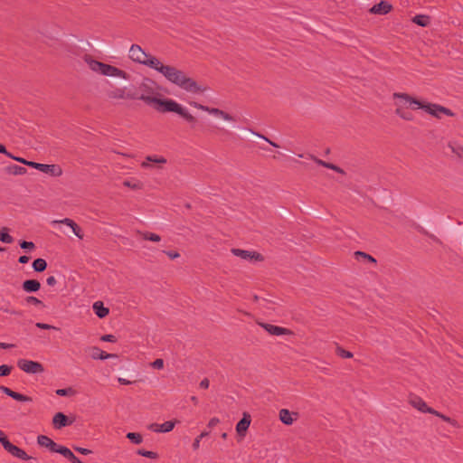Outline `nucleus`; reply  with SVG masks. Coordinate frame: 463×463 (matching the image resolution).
Listing matches in <instances>:
<instances>
[{
	"label": "nucleus",
	"instance_id": "1",
	"mask_svg": "<svg viewBox=\"0 0 463 463\" xmlns=\"http://www.w3.org/2000/svg\"><path fill=\"white\" fill-rule=\"evenodd\" d=\"M128 57L132 61L142 64L159 72L170 83L179 87L186 92L192 94H203L207 90L206 87L198 84L184 71L175 66L164 64L157 57L146 52L138 44L131 45Z\"/></svg>",
	"mask_w": 463,
	"mask_h": 463
},
{
	"label": "nucleus",
	"instance_id": "21",
	"mask_svg": "<svg viewBox=\"0 0 463 463\" xmlns=\"http://www.w3.org/2000/svg\"><path fill=\"white\" fill-rule=\"evenodd\" d=\"M392 5L387 1H381L374 5L369 9V12L373 14L384 15L392 11Z\"/></svg>",
	"mask_w": 463,
	"mask_h": 463
},
{
	"label": "nucleus",
	"instance_id": "56",
	"mask_svg": "<svg viewBox=\"0 0 463 463\" xmlns=\"http://www.w3.org/2000/svg\"><path fill=\"white\" fill-rule=\"evenodd\" d=\"M30 258L26 255H23L19 258L18 261L22 264H25L29 261Z\"/></svg>",
	"mask_w": 463,
	"mask_h": 463
},
{
	"label": "nucleus",
	"instance_id": "35",
	"mask_svg": "<svg viewBox=\"0 0 463 463\" xmlns=\"http://www.w3.org/2000/svg\"><path fill=\"white\" fill-rule=\"evenodd\" d=\"M127 438L136 445H139L143 442V437L140 433L137 432H128L127 434Z\"/></svg>",
	"mask_w": 463,
	"mask_h": 463
},
{
	"label": "nucleus",
	"instance_id": "18",
	"mask_svg": "<svg viewBox=\"0 0 463 463\" xmlns=\"http://www.w3.org/2000/svg\"><path fill=\"white\" fill-rule=\"evenodd\" d=\"M175 426V421L168 420L162 424L152 423L148 426V430L156 433H166L173 430Z\"/></svg>",
	"mask_w": 463,
	"mask_h": 463
},
{
	"label": "nucleus",
	"instance_id": "10",
	"mask_svg": "<svg viewBox=\"0 0 463 463\" xmlns=\"http://www.w3.org/2000/svg\"><path fill=\"white\" fill-rule=\"evenodd\" d=\"M231 251L234 256L249 262H260L264 260L263 256L255 250H246L233 248L231 250Z\"/></svg>",
	"mask_w": 463,
	"mask_h": 463
},
{
	"label": "nucleus",
	"instance_id": "28",
	"mask_svg": "<svg viewBox=\"0 0 463 463\" xmlns=\"http://www.w3.org/2000/svg\"><path fill=\"white\" fill-rule=\"evenodd\" d=\"M123 185L131 190H141L144 186L143 183L137 178H128L123 181Z\"/></svg>",
	"mask_w": 463,
	"mask_h": 463
},
{
	"label": "nucleus",
	"instance_id": "9",
	"mask_svg": "<svg viewBox=\"0 0 463 463\" xmlns=\"http://www.w3.org/2000/svg\"><path fill=\"white\" fill-rule=\"evenodd\" d=\"M17 366L26 373L36 374L44 372L43 365L36 361L19 359L17 361Z\"/></svg>",
	"mask_w": 463,
	"mask_h": 463
},
{
	"label": "nucleus",
	"instance_id": "60",
	"mask_svg": "<svg viewBox=\"0 0 463 463\" xmlns=\"http://www.w3.org/2000/svg\"><path fill=\"white\" fill-rule=\"evenodd\" d=\"M208 434H209L208 432L203 431V432H202V433H201L200 435H198V436H199V439H203V438L206 437Z\"/></svg>",
	"mask_w": 463,
	"mask_h": 463
},
{
	"label": "nucleus",
	"instance_id": "45",
	"mask_svg": "<svg viewBox=\"0 0 463 463\" xmlns=\"http://www.w3.org/2000/svg\"><path fill=\"white\" fill-rule=\"evenodd\" d=\"M101 341L104 342H109V343H115L117 341V338L113 335H104L101 336Z\"/></svg>",
	"mask_w": 463,
	"mask_h": 463
},
{
	"label": "nucleus",
	"instance_id": "8",
	"mask_svg": "<svg viewBox=\"0 0 463 463\" xmlns=\"http://www.w3.org/2000/svg\"><path fill=\"white\" fill-rule=\"evenodd\" d=\"M189 104L199 109V110H202V111H205L211 115H213L215 117H218V118H222L223 120L225 121H235V118L234 117H232V115H230L229 113L220 109H217V108H210V107H207V106H204V105H202L200 103H197L195 101H192V102H189Z\"/></svg>",
	"mask_w": 463,
	"mask_h": 463
},
{
	"label": "nucleus",
	"instance_id": "26",
	"mask_svg": "<svg viewBox=\"0 0 463 463\" xmlns=\"http://www.w3.org/2000/svg\"><path fill=\"white\" fill-rule=\"evenodd\" d=\"M22 288L28 293L36 292L40 289L41 283L36 279H27L23 282Z\"/></svg>",
	"mask_w": 463,
	"mask_h": 463
},
{
	"label": "nucleus",
	"instance_id": "39",
	"mask_svg": "<svg viewBox=\"0 0 463 463\" xmlns=\"http://www.w3.org/2000/svg\"><path fill=\"white\" fill-rule=\"evenodd\" d=\"M317 163H318L319 165H323V166L326 167V168H329V169L335 170V171H336V172H341V169H340L338 166H336V165H333V164L326 163V162H325V161H323V160H320V159H319V160H317Z\"/></svg>",
	"mask_w": 463,
	"mask_h": 463
},
{
	"label": "nucleus",
	"instance_id": "55",
	"mask_svg": "<svg viewBox=\"0 0 463 463\" xmlns=\"http://www.w3.org/2000/svg\"><path fill=\"white\" fill-rule=\"evenodd\" d=\"M7 440H8V439H7V437L5 436V432H4L3 430H0V442H1V444H2V445H4V443H5V441H7Z\"/></svg>",
	"mask_w": 463,
	"mask_h": 463
},
{
	"label": "nucleus",
	"instance_id": "52",
	"mask_svg": "<svg viewBox=\"0 0 463 463\" xmlns=\"http://www.w3.org/2000/svg\"><path fill=\"white\" fill-rule=\"evenodd\" d=\"M201 439H199V436H197V437L194 439V442H193V445H192V446H193L194 450H197V449L200 448V442H201Z\"/></svg>",
	"mask_w": 463,
	"mask_h": 463
},
{
	"label": "nucleus",
	"instance_id": "7",
	"mask_svg": "<svg viewBox=\"0 0 463 463\" xmlns=\"http://www.w3.org/2000/svg\"><path fill=\"white\" fill-rule=\"evenodd\" d=\"M189 104L199 109V110H202V111H205L211 115H213L215 117H218V118H222L223 120L225 121H235V118L234 117H232V115H230L229 113L220 109H217V108H210V107H207V106H204V105H202L200 103H197L195 101H192V102H189Z\"/></svg>",
	"mask_w": 463,
	"mask_h": 463
},
{
	"label": "nucleus",
	"instance_id": "2",
	"mask_svg": "<svg viewBox=\"0 0 463 463\" xmlns=\"http://www.w3.org/2000/svg\"><path fill=\"white\" fill-rule=\"evenodd\" d=\"M161 86L150 78H144L137 86L134 99L143 101L159 113H175L187 123H195V117L176 100L165 98L161 93Z\"/></svg>",
	"mask_w": 463,
	"mask_h": 463
},
{
	"label": "nucleus",
	"instance_id": "13",
	"mask_svg": "<svg viewBox=\"0 0 463 463\" xmlns=\"http://www.w3.org/2000/svg\"><path fill=\"white\" fill-rule=\"evenodd\" d=\"M259 325L271 335H292L293 332L286 327L275 326L268 323H259Z\"/></svg>",
	"mask_w": 463,
	"mask_h": 463
},
{
	"label": "nucleus",
	"instance_id": "32",
	"mask_svg": "<svg viewBox=\"0 0 463 463\" xmlns=\"http://www.w3.org/2000/svg\"><path fill=\"white\" fill-rule=\"evenodd\" d=\"M430 414H433V415L440 418L441 420H443L444 421L449 423L451 426H453L455 428H459L460 427L458 422L456 420L451 419V418H449V417H448V416L439 412L436 410H434V412H430Z\"/></svg>",
	"mask_w": 463,
	"mask_h": 463
},
{
	"label": "nucleus",
	"instance_id": "44",
	"mask_svg": "<svg viewBox=\"0 0 463 463\" xmlns=\"http://www.w3.org/2000/svg\"><path fill=\"white\" fill-rule=\"evenodd\" d=\"M164 253L168 256L171 260H175L180 257L179 252L175 250H164Z\"/></svg>",
	"mask_w": 463,
	"mask_h": 463
},
{
	"label": "nucleus",
	"instance_id": "61",
	"mask_svg": "<svg viewBox=\"0 0 463 463\" xmlns=\"http://www.w3.org/2000/svg\"><path fill=\"white\" fill-rule=\"evenodd\" d=\"M191 400H192V402H193L194 404H196V403L198 402L197 398H196L195 396H193V397L191 398Z\"/></svg>",
	"mask_w": 463,
	"mask_h": 463
},
{
	"label": "nucleus",
	"instance_id": "37",
	"mask_svg": "<svg viewBox=\"0 0 463 463\" xmlns=\"http://www.w3.org/2000/svg\"><path fill=\"white\" fill-rule=\"evenodd\" d=\"M335 354L342 358H352L354 356L352 352L344 349L340 345L336 346Z\"/></svg>",
	"mask_w": 463,
	"mask_h": 463
},
{
	"label": "nucleus",
	"instance_id": "33",
	"mask_svg": "<svg viewBox=\"0 0 463 463\" xmlns=\"http://www.w3.org/2000/svg\"><path fill=\"white\" fill-rule=\"evenodd\" d=\"M46 267H47V262L43 259L39 258V259H36L33 262V268L37 272H42V271L45 270Z\"/></svg>",
	"mask_w": 463,
	"mask_h": 463
},
{
	"label": "nucleus",
	"instance_id": "15",
	"mask_svg": "<svg viewBox=\"0 0 463 463\" xmlns=\"http://www.w3.org/2000/svg\"><path fill=\"white\" fill-rule=\"evenodd\" d=\"M3 447L8 453H10L12 456H14L19 459L29 460L31 458V457L28 456L27 453L24 449L14 445L9 440L5 441L3 445Z\"/></svg>",
	"mask_w": 463,
	"mask_h": 463
},
{
	"label": "nucleus",
	"instance_id": "30",
	"mask_svg": "<svg viewBox=\"0 0 463 463\" xmlns=\"http://www.w3.org/2000/svg\"><path fill=\"white\" fill-rule=\"evenodd\" d=\"M412 22L421 27H426L430 24V17L426 14H418L413 17Z\"/></svg>",
	"mask_w": 463,
	"mask_h": 463
},
{
	"label": "nucleus",
	"instance_id": "46",
	"mask_svg": "<svg viewBox=\"0 0 463 463\" xmlns=\"http://www.w3.org/2000/svg\"><path fill=\"white\" fill-rule=\"evenodd\" d=\"M151 365H152L154 368L158 369V370L163 369V367H164V361H163V359H160V358L156 359V360L152 363V364H151Z\"/></svg>",
	"mask_w": 463,
	"mask_h": 463
},
{
	"label": "nucleus",
	"instance_id": "38",
	"mask_svg": "<svg viewBox=\"0 0 463 463\" xmlns=\"http://www.w3.org/2000/svg\"><path fill=\"white\" fill-rule=\"evenodd\" d=\"M137 453L142 457L151 458V459H156L158 458V455L156 452L150 451V450L138 449L137 451Z\"/></svg>",
	"mask_w": 463,
	"mask_h": 463
},
{
	"label": "nucleus",
	"instance_id": "25",
	"mask_svg": "<svg viewBox=\"0 0 463 463\" xmlns=\"http://www.w3.org/2000/svg\"><path fill=\"white\" fill-rule=\"evenodd\" d=\"M90 356L93 360H106L109 358H116L117 357L116 354H108L97 346H92L90 348Z\"/></svg>",
	"mask_w": 463,
	"mask_h": 463
},
{
	"label": "nucleus",
	"instance_id": "20",
	"mask_svg": "<svg viewBox=\"0 0 463 463\" xmlns=\"http://www.w3.org/2000/svg\"><path fill=\"white\" fill-rule=\"evenodd\" d=\"M451 153V156L456 160H463V146L456 140H450L447 145Z\"/></svg>",
	"mask_w": 463,
	"mask_h": 463
},
{
	"label": "nucleus",
	"instance_id": "24",
	"mask_svg": "<svg viewBox=\"0 0 463 463\" xmlns=\"http://www.w3.org/2000/svg\"><path fill=\"white\" fill-rule=\"evenodd\" d=\"M71 421L69 420L68 417L62 412H57L52 418V425L56 430H61L63 427L70 425Z\"/></svg>",
	"mask_w": 463,
	"mask_h": 463
},
{
	"label": "nucleus",
	"instance_id": "11",
	"mask_svg": "<svg viewBox=\"0 0 463 463\" xmlns=\"http://www.w3.org/2000/svg\"><path fill=\"white\" fill-rule=\"evenodd\" d=\"M29 166L52 176H60L62 174L61 167L55 165L41 164L32 161V163L29 164Z\"/></svg>",
	"mask_w": 463,
	"mask_h": 463
},
{
	"label": "nucleus",
	"instance_id": "62",
	"mask_svg": "<svg viewBox=\"0 0 463 463\" xmlns=\"http://www.w3.org/2000/svg\"><path fill=\"white\" fill-rule=\"evenodd\" d=\"M222 438L223 439H227V433L223 432V433L222 434Z\"/></svg>",
	"mask_w": 463,
	"mask_h": 463
},
{
	"label": "nucleus",
	"instance_id": "43",
	"mask_svg": "<svg viewBox=\"0 0 463 463\" xmlns=\"http://www.w3.org/2000/svg\"><path fill=\"white\" fill-rule=\"evenodd\" d=\"M38 328L40 329H46V330H49V329H52V330H59L58 327L54 326H52V325H49V324H45V323H41V322H38L36 323L35 325Z\"/></svg>",
	"mask_w": 463,
	"mask_h": 463
},
{
	"label": "nucleus",
	"instance_id": "57",
	"mask_svg": "<svg viewBox=\"0 0 463 463\" xmlns=\"http://www.w3.org/2000/svg\"><path fill=\"white\" fill-rule=\"evenodd\" d=\"M118 383H119L120 384H124V385H128V384H131V383H132V382H130V381H128V380H127V379H125V378H121V377H119V378L118 379Z\"/></svg>",
	"mask_w": 463,
	"mask_h": 463
},
{
	"label": "nucleus",
	"instance_id": "53",
	"mask_svg": "<svg viewBox=\"0 0 463 463\" xmlns=\"http://www.w3.org/2000/svg\"><path fill=\"white\" fill-rule=\"evenodd\" d=\"M56 282H57V280H56L55 277H53V276H50L46 279V283H47L48 286H52H52H54L56 284Z\"/></svg>",
	"mask_w": 463,
	"mask_h": 463
},
{
	"label": "nucleus",
	"instance_id": "58",
	"mask_svg": "<svg viewBox=\"0 0 463 463\" xmlns=\"http://www.w3.org/2000/svg\"><path fill=\"white\" fill-rule=\"evenodd\" d=\"M14 345H11V344H6V343L0 342V348H2V349H8V348H11Z\"/></svg>",
	"mask_w": 463,
	"mask_h": 463
},
{
	"label": "nucleus",
	"instance_id": "50",
	"mask_svg": "<svg viewBox=\"0 0 463 463\" xmlns=\"http://www.w3.org/2000/svg\"><path fill=\"white\" fill-rule=\"evenodd\" d=\"M12 158H13L14 160L17 161V162H20V163H22V164H24V165H28V166H29V164H31V163H32V161H27V160H25L24 158L18 157V156H13V157H12Z\"/></svg>",
	"mask_w": 463,
	"mask_h": 463
},
{
	"label": "nucleus",
	"instance_id": "54",
	"mask_svg": "<svg viewBox=\"0 0 463 463\" xmlns=\"http://www.w3.org/2000/svg\"><path fill=\"white\" fill-rule=\"evenodd\" d=\"M210 382L207 378H204L200 383V387L203 389H207L209 387Z\"/></svg>",
	"mask_w": 463,
	"mask_h": 463
},
{
	"label": "nucleus",
	"instance_id": "47",
	"mask_svg": "<svg viewBox=\"0 0 463 463\" xmlns=\"http://www.w3.org/2000/svg\"><path fill=\"white\" fill-rule=\"evenodd\" d=\"M72 392L71 389H58L56 390V394L59 396H67Z\"/></svg>",
	"mask_w": 463,
	"mask_h": 463
},
{
	"label": "nucleus",
	"instance_id": "31",
	"mask_svg": "<svg viewBox=\"0 0 463 463\" xmlns=\"http://www.w3.org/2000/svg\"><path fill=\"white\" fill-rule=\"evenodd\" d=\"M354 256H355V259L359 261H369L373 264L376 263V260L373 256H371L365 252L355 251Z\"/></svg>",
	"mask_w": 463,
	"mask_h": 463
},
{
	"label": "nucleus",
	"instance_id": "12",
	"mask_svg": "<svg viewBox=\"0 0 463 463\" xmlns=\"http://www.w3.org/2000/svg\"><path fill=\"white\" fill-rule=\"evenodd\" d=\"M251 417L248 412H243L242 418L236 424L235 430L240 439L246 437L247 431L250 426Z\"/></svg>",
	"mask_w": 463,
	"mask_h": 463
},
{
	"label": "nucleus",
	"instance_id": "40",
	"mask_svg": "<svg viewBox=\"0 0 463 463\" xmlns=\"http://www.w3.org/2000/svg\"><path fill=\"white\" fill-rule=\"evenodd\" d=\"M25 302L27 304H31V305H34V306H41V305H43V302L40 299H38L37 298L33 297V296L27 297L25 298Z\"/></svg>",
	"mask_w": 463,
	"mask_h": 463
},
{
	"label": "nucleus",
	"instance_id": "41",
	"mask_svg": "<svg viewBox=\"0 0 463 463\" xmlns=\"http://www.w3.org/2000/svg\"><path fill=\"white\" fill-rule=\"evenodd\" d=\"M12 367L6 364L0 365V376H7L11 373Z\"/></svg>",
	"mask_w": 463,
	"mask_h": 463
},
{
	"label": "nucleus",
	"instance_id": "5",
	"mask_svg": "<svg viewBox=\"0 0 463 463\" xmlns=\"http://www.w3.org/2000/svg\"><path fill=\"white\" fill-rule=\"evenodd\" d=\"M37 443L41 447L47 448L52 452L62 455L64 458L67 456V453H69V451L71 450L67 447L57 444L52 439L45 435H39L37 437Z\"/></svg>",
	"mask_w": 463,
	"mask_h": 463
},
{
	"label": "nucleus",
	"instance_id": "14",
	"mask_svg": "<svg viewBox=\"0 0 463 463\" xmlns=\"http://www.w3.org/2000/svg\"><path fill=\"white\" fill-rule=\"evenodd\" d=\"M392 106L395 107V113L402 118H405L404 106H405V94L394 93L392 95Z\"/></svg>",
	"mask_w": 463,
	"mask_h": 463
},
{
	"label": "nucleus",
	"instance_id": "16",
	"mask_svg": "<svg viewBox=\"0 0 463 463\" xmlns=\"http://www.w3.org/2000/svg\"><path fill=\"white\" fill-rule=\"evenodd\" d=\"M410 404L423 413H430L434 412V409L429 407L427 403L420 398L416 395H411L409 400Z\"/></svg>",
	"mask_w": 463,
	"mask_h": 463
},
{
	"label": "nucleus",
	"instance_id": "22",
	"mask_svg": "<svg viewBox=\"0 0 463 463\" xmlns=\"http://www.w3.org/2000/svg\"><path fill=\"white\" fill-rule=\"evenodd\" d=\"M151 163H155V164L158 165L159 167H161L162 165H164L167 163V159L162 156H156V155L147 156L145 158V160L141 163V167L146 168V169L150 168Z\"/></svg>",
	"mask_w": 463,
	"mask_h": 463
},
{
	"label": "nucleus",
	"instance_id": "42",
	"mask_svg": "<svg viewBox=\"0 0 463 463\" xmlns=\"http://www.w3.org/2000/svg\"><path fill=\"white\" fill-rule=\"evenodd\" d=\"M20 246H21L22 249L28 250H33L35 248V245H34L33 242H32V241H25L20 242Z\"/></svg>",
	"mask_w": 463,
	"mask_h": 463
},
{
	"label": "nucleus",
	"instance_id": "49",
	"mask_svg": "<svg viewBox=\"0 0 463 463\" xmlns=\"http://www.w3.org/2000/svg\"><path fill=\"white\" fill-rule=\"evenodd\" d=\"M219 423H220V420H219L218 418H216V417H213V418H212V419L209 420V422H208V427H209V428H213V427H215V426H216L217 424H219Z\"/></svg>",
	"mask_w": 463,
	"mask_h": 463
},
{
	"label": "nucleus",
	"instance_id": "23",
	"mask_svg": "<svg viewBox=\"0 0 463 463\" xmlns=\"http://www.w3.org/2000/svg\"><path fill=\"white\" fill-rule=\"evenodd\" d=\"M0 390L4 393H5L6 395H8L9 397L13 398L15 401L24 402H31L33 401L31 397L24 395V394H21V393L16 392H14L13 390H11L8 387L0 386Z\"/></svg>",
	"mask_w": 463,
	"mask_h": 463
},
{
	"label": "nucleus",
	"instance_id": "36",
	"mask_svg": "<svg viewBox=\"0 0 463 463\" xmlns=\"http://www.w3.org/2000/svg\"><path fill=\"white\" fill-rule=\"evenodd\" d=\"M0 241L5 243L13 242V237L8 233V229L5 227L0 230Z\"/></svg>",
	"mask_w": 463,
	"mask_h": 463
},
{
	"label": "nucleus",
	"instance_id": "51",
	"mask_svg": "<svg viewBox=\"0 0 463 463\" xmlns=\"http://www.w3.org/2000/svg\"><path fill=\"white\" fill-rule=\"evenodd\" d=\"M0 153L5 155L8 157H13V155L6 150L3 144H0Z\"/></svg>",
	"mask_w": 463,
	"mask_h": 463
},
{
	"label": "nucleus",
	"instance_id": "6",
	"mask_svg": "<svg viewBox=\"0 0 463 463\" xmlns=\"http://www.w3.org/2000/svg\"><path fill=\"white\" fill-rule=\"evenodd\" d=\"M106 95L111 101L134 99L133 91H131L127 86L113 87L111 90L107 91Z\"/></svg>",
	"mask_w": 463,
	"mask_h": 463
},
{
	"label": "nucleus",
	"instance_id": "34",
	"mask_svg": "<svg viewBox=\"0 0 463 463\" xmlns=\"http://www.w3.org/2000/svg\"><path fill=\"white\" fill-rule=\"evenodd\" d=\"M8 172L14 175H23L26 174L27 170L24 166L13 165L8 167Z\"/></svg>",
	"mask_w": 463,
	"mask_h": 463
},
{
	"label": "nucleus",
	"instance_id": "59",
	"mask_svg": "<svg viewBox=\"0 0 463 463\" xmlns=\"http://www.w3.org/2000/svg\"><path fill=\"white\" fill-rule=\"evenodd\" d=\"M259 137H260L261 138L265 139V140H266L267 142H269L272 146H274V147H278V146H279V145H278V144H276L275 142H273V141L269 140V138H267V137H263V136H260V135Z\"/></svg>",
	"mask_w": 463,
	"mask_h": 463
},
{
	"label": "nucleus",
	"instance_id": "19",
	"mask_svg": "<svg viewBox=\"0 0 463 463\" xmlns=\"http://www.w3.org/2000/svg\"><path fill=\"white\" fill-rule=\"evenodd\" d=\"M279 417L285 425H292L298 418V413L290 411L288 409H281L279 411Z\"/></svg>",
	"mask_w": 463,
	"mask_h": 463
},
{
	"label": "nucleus",
	"instance_id": "29",
	"mask_svg": "<svg viewBox=\"0 0 463 463\" xmlns=\"http://www.w3.org/2000/svg\"><path fill=\"white\" fill-rule=\"evenodd\" d=\"M137 233V235H139L142 239H144L146 241H150L153 242H158L161 241V237L156 233H153V232H141V231H138Z\"/></svg>",
	"mask_w": 463,
	"mask_h": 463
},
{
	"label": "nucleus",
	"instance_id": "4",
	"mask_svg": "<svg viewBox=\"0 0 463 463\" xmlns=\"http://www.w3.org/2000/svg\"><path fill=\"white\" fill-rule=\"evenodd\" d=\"M85 61L92 71L101 75L120 78L123 80H128L129 78V75L125 71L120 70L115 66L103 63L90 57H86Z\"/></svg>",
	"mask_w": 463,
	"mask_h": 463
},
{
	"label": "nucleus",
	"instance_id": "27",
	"mask_svg": "<svg viewBox=\"0 0 463 463\" xmlns=\"http://www.w3.org/2000/svg\"><path fill=\"white\" fill-rule=\"evenodd\" d=\"M93 311L96 314V316L99 318H104L107 317L109 313V310L108 307H104L103 303L101 301H96L93 304Z\"/></svg>",
	"mask_w": 463,
	"mask_h": 463
},
{
	"label": "nucleus",
	"instance_id": "17",
	"mask_svg": "<svg viewBox=\"0 0 463 463\" xmlns=\"http://www.w3.org/2000/svg\"><path fill=\"white\" fill-rule=\"evenodd\" d=\"M58 223H61V224H65V225L69 226L72 230L75 236H77L80 240L83 239V233H82L80 227L73 220H71L70 218H64L62 220H53L52 222V224H53V225L58 224Z\"/></svg>",
	"mask_w": 463,
	"mask_h": 463
},
{
	"label": "nucleus",
	"instance_id": "48",
	"mask_svg": "<svg viewBox=\"0 0 463 463\" xmlns=\"http://www.w3.org/2000/svg\"><path fill=\"white\" fill-rule=\"evenodd\" d=\"M74 449L82 454V455H89L91 453V450L89 449L81 448V447H74Z\"/></svg>",
	"mask_w": 463,
	"mask_h": 463
},
{
	"label": "nucleus",
	"instance_id": "3",
	"mask_svg": "<svg viewBox=\"0 0 463 463\" xmlns=\"http://www.w3.org/2000/svg\"><path fill=\"white\" fill-rule=\"evenodd\" d=\"M407 103H409L410 107L412 109H421L426 113L438 119H441L443 117L455 116V113L451 109L437 103H430L427 101L417 100L409 96H407Z\"/></svg>",
	"mask_w": 463,
	"mask_h": 463
}]
</instances>
